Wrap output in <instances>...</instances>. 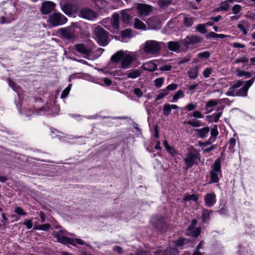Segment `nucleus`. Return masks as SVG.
<instances>
[{"label": "nucleus", "mask_w": 255, "mask_h": 255, "mask_svg": "<svg viewBox=\"0 0 255 255\" xmlns=\"http://www.w3.org/2000/svg\"><path fill=\"white\" fill-rule=\"evenodd\" d=\"M94 34L99 44L105 46L109 43L108 32L100 26H97L94 29Z\"/></svg>", "instance_id": "f257e3e1"}, {"label": "nucleus", "mask_w": 255, "mask_h": 255, "mask_svg": "<svg viewBox=\"0 0 255 255\" xmlns=\"http://www.w3.org/2000/svg\"><path fill=\"white\" fill-rule=\"evenodd\" d=\"M210 171L211 182L217 183L219 181V177L221 176V160L217 159L211 166Z\"/></svg>", "instance_id": "f03ea898"}, {"label": "nucleus", "mask_w": 255, "mask_h": 255, "mask_svg": "<svg viewBox=\"0 0 255 255\" xmlns=\"http://www.w3.org/2000/svg\"><path fill=\"white\" fill-rule=\"evenodd\" d=\"M49 23L53 27L63 25L67 21V18L60 12H54L49 16Z\"/></svg>", "instance_id": "7ed1b4c3"}, {"label": "nucleus", "mask_w": 255, "mask_h": 255, "mask_svg": "<svg viewBox=\"0 0 255 255\" xmlns=\"http://www.w3.org/2000/svg\"><path fill=\"white\" fill-rule=\"evenodd\" d=\"M200 155L196 151L189 152L185 155L184 161L187 166L186 169L192 167L197 163V160L200 158Z\"/></svg>", "instance_id": "20e7f679"}, {"label": "nucleus", "mask_w": 255, "mask_h": 255, "mask_svg": "<svg viewBox=\"0 0 255 255\" xmlns=\"http://www.w3.org/2000/svg\"><path fill=\"white\" fill-rule=\"evenodd\" d=\"M160 43L157 41L155 40H148L145 43L144 50L146 53H157L160 51Z\"/></svg>", "instance_id": "39448f33"}, {"label": "nucleus", "mask_w": 255, "mask_h": 255, "mask_svg": "<svg viewBox=\"0 0 255 255\" xmlns=\"http://www.w3.org/2000/svg\"><path fill=\"white\" fill-rule=\"evenodd\" d=\"M254 79L253 78L252 79L246 81L245 85L241 88L238 89L236 92L233 91L232 93H230V96H247L248 90L253 84Z\"/></svg>", "instance_id": "423d86ee"}, {"label": "nucleus", "mask_w": 255, "mask_h": 255, "mask_svg": "<svg viewBox=\"0 0 255 255\" xmlns=\"http://www.w3.org/2000/svg\"><path fill=\"white\" fill-rule=\"evenodd\" d=\"M109 26H105L106 28L113 33H117L119 29V15L115 13L111 19Z\"/></svg>", "instance_id": "0eeeda50"}, {"label": "nucleus", "mask_w": 255, "mask_h": 255, "mask_svg": "<svg viewBox=\"0 0 255 255\" xmlns=\"http://www.w3.org/2000/svg\"><path fill=\"white\" fill-rule=\"evenodd\" d=\"M79 15L83 18L90 20H92L97 17L96 12L88 7L82 8L80 11Z\"/></svg>", "instance_id": "6e6552de"}, {"label": "nucleus", "mask_w": 255, "mask_h": 255, "mask_svg": "<svg viewBox=\"0 0 255 255\" xmlns=\"http://www.w3.org/2000/svg\"><path fill=\"white\" fill-rule=\"evenodd\" d=\"M55 7V4L50 1H46L42 3L40 11L43 14H48L53 11Z\"/></svg>", "instance_id": "1a4fd4ad"}, {"label": "nucleus", "mask_w": 255, "mask_h": 255, "mask_svg": "<svg viewBox=\"0 0 255 255\" xmlns=\"http://www.w3.org/2000/svg\"><path fill=\"white\" fill-rule=\"evenodd\" d=\"M151 222L155 228L159 231H163L165 228L164 219L161 216H156L151 219Z\"/></svg>", "instance_id": "9d476101"}, {"label": "nucleus", "mask_w": 255, "mask_h": 255, "mask_svg": "<svg viewBox=\"0 0 255 255\" xmlns=\"http://www.w3.org/2000/svg\"><path fill=\"white\" fill-rule=\"evenodd\" d=\"M202 38L195 35L187 36L183 41V44L188 47L192 44H196L202 41Z\"/></svg>", "instance_id": "9b49d317"}, {"label": "nucleus", "mask_w": 255, "mask_h": 255, "mask_svg": "<svg viewBox=\"0 0 255 255\" xmlns=\"http://www.w3.org/2000/svg\"><path fill=\"white\" fill-rule=\"evenodd\" d=\"M75 48L78 52L86 56H89L91 52V49L88 48L86 45L82 43L76 44L75 45Z\"/></svg>", "instance_id": "f8f14e48"}, {"label": "nucleus", "mask_w": 255, "mask_h": 255, "mask_svg": "<svg viewBox=\"0 0 255 255\" xmlns=\"http://www.w3.org/2000/svg\"><path fill=\"white\" fill-rule=\"evenodd\" d=\"M205 204L208 207L213 206L216 202V195L215 193H207L204 198Z\"/></svg>", "instance_id": "ddd939ff"}, {"label": "nucleus", "mask_w": 255, "mask_h": 255, "mask_svg": "<svg viewBox=\"0 0 255 255\" xmlns=\"http://www.w3.org/2000/svg\"><path fill=\"white\" fill-rule=\"evenodd\" d=\"M137 9L141 15H146L151 11L152 7L149 5L140 3L137 6Z\"/></svg>", "instance_id": "4468645a"}, {"label": "nucleus", "mask_w": 255, "mask_h": 255, "mask_svg": "<svg viewBox=\"0 0 255 255\" xmlns=\"http://www.w3.org/2000/svg\"><path fill=\"white\" fill-rule=\"evenodd\" d=\"M133 60V58L131 56L129 55H124L122 59L121 67L124 69L128 68Z\"/></svg>", "instance_id": "2eb2a0df"}, {"label": "nucleus", "mask_w": 255, "mask_h": 255, "mask_svg": "<svg viewBox=\"0 0 255 255\" xmlns=\"http://www.w3.org/2000/svg\"><path fill=\"white\" fill-rule=\"evenodd\" d=\"M65 231H59L58 233L54 234V237L56 238L58 242L62 244H67L69 238L64 236Z\"/></svg>", "instance_id": "dca6fc26"}, {"label": "nucleus", "mask_w": 255, "mask_h": 255, "mask_svg": "<svg viewBox=\"0 0 255 255\" xmlns=\"http://www.w3.org/2000/svg\"><path fill=\"white\" fill-rule=\"evenodd\" d=\"M250 24L248 21L243 20L241 21L237 25L239 28L245 35L248 34V29L249 28Z\"/></svg>", "instance_id": "f3484780"}, {"label": "nucleus", "mask_w": 255, "mask_h": 255, "mask_svg": "<svg viewBox=\"0 0 255 255\" xmlns=\"http://www.w3.org/2000/svg\"><path fill=\"white\" fill-rule=\"evenodd\" d=\"M61 31L62 36L67 40L72 41L75 38V34L72 31L66 29H62Z\"/></svg>", "instance_id": "a211bd4d"}, {"label": "nucleus", "mask_w": 255, "mask_h": 255, "mask_svg": "<svg viewBox=\"0 0 255 255\" xmlns=\"http://www.w3.org/2000/svg\"><path fill=\"white\" fill-rule=\"evenodd\" d=\"M236 0H227L220 3V9L222 11H228L231 7L230 3H233Z\"/></svg>", "instance_id": "6ab92c4d"}, {"label": "nucleus", "mask_w": 255, "mask_h": 255, "mask_svg": "<svg viewBox=\"0 0 255 255\" xmlns=\"http://www.w3.org/2000/svg\"><path fill=\"white\" fill-rule=\"evenodd\" d=\"M202 221L204 223H208L210 219V215L212 211L206 209H202Z\"/></svg>", "instance_id": "aec40b11"}, {"label": "nucleus", "mask_w": 255, "mask_h": 255, "mask_svg": "<svg viewBox=\"0 0 255 255\" xmlns=\"http://www.w3.org/2000/svg\"><path fill=\"white\" fill-rule=\"evenodd\" d=\"M67 244L72 245L74 246H76L77 244L80 245H88L85 243L82 240L77 238H69L68 239Z\"/></svg>", "instance_id": "412c9836"}, {"label": "nucleus", "mask_w": 255, "mask_h": 255, "mask_svg": "<svg viewBox=\"0 0 255 255\" xmlns=\"http://www.w3.org/2000/svg\"><path fill=\"white\" fill-rule=\"evenodd\" d=\"M124 55V52L122 51H119L111 57V60L114 63H118L122 60Z\"/></svg>", "instance_id": "4be33fe9"}, {"label": "nucleus", "mask_w": 255, "mask_h": 255, "mask_svg": "<svg viewBox=\"0 0 255 255\" xmlns=\"http://www.w3.org/2000/svg\"><path fill=\"white\" fill-rule=\"evenodd\" d=\"M244 82L240 81L235 83L229 90V91L226 93V95L230 96V93H232V92H236L239 88L241 87L244 84Z\"/></svg>", "instance_id": "5701e85b"}, {"label": "nucleus", "mask_w": 255, "mask_h": 255, "mask_svg": "<svg viewBox=\"0 0 255 255\" xmlns=\"http://www.w3.org/2000/svg\"><path fill=\"white\" fill-rule=\"evenodd\" d=\"M218 105V102L216 100L211 99L209 100L205 106L206 110H207V113H210L212 111V109L208 110L210 108H213L216 106Z\"/></svg>", "instance_id": "b1692460"}, {"label": "nucleus", "mask_w": 255, "mask_h": 255, "mask_svg": "<svg viewBox=\"0 0 255 255\" xmlns=\"http://www.w3.org/2000/svg\"><path fill=\"white\" fill-rule=\"evenodd\" d=\"M199 67L195 66L188 71V76L190 79H195L198 75Z\"/></svg>", "instance_id": "393cba45"}, {"label": "nucleus", "mask_w": 255, "mask_h": 255, "mask_svg": "<svg viewBox=\"0 0 255 255\" xmlns=\"http://www.w3.org/2000/svg\"><path fill=\"white\" fill-rule=\"evenodd\" d=\"M122 14V21L126 25L128 24L131 19V16L126 12L123 11L121 13Z\"/></svg>", "instance_id": "a878e982"}, {"label": "nucleus", "mask_w": 255, "mask_h": 255, "mask_svg": "<svg viewBox=\"0 0 255 255\" xmlns=\"http://www.w3.org/2000/svg\"><path fill=\"white\" fill-rule=\"evenodd\" d=\"M196 131H197L200 137L204 138L209 133L210 128L208 127H205L202 128L196 129Z\"/></svg>", "instance_id": "bb28decb"}, {"label": "nucleus", "mask_w": 255, "mask_h": 255, "mask_svg": "<svg viewBox=\"0 0 255 255\" xmlns=\"http://www.w3.org/2000/svg\"><path fill=\"white\" fill-rule=\"evenodd\" d=\"M134 26L135 28L142 30L146 29V25L138 18H134Z\"/></svg>", "instance_id": "cd10ccee"}, {"label": "nucleus", "mask_w": 255, "mask_h": 255, "mask_svg": "<svg viewBox=\"0 0 255 255\" xmlns=\"http://www.w3.org/2000/svg\"><path fill=\"white\" fill-rule=\"evenodd\" d=\"M168 48L171 51H176L180 49V45L178 42L169 41Z\"/></svg>", "instance_id": "c85d7f7f"}, {"label": "nucleus", "mask_w": 255, "mask_h": 255, "mask_svg": "<svg viewBox=\"0 0 255 255\" xmlns=\"http://www.w3.org/2000/svg\"><path fill=\"white\" fill-rule=\"evenodd\" d=\"M221 116V112H218L217 113H214L211 116L207 117V119L209 122H214L217 123Z\"/></svg>", "instance_id": "c756f323"}, {"label": "nucleus", "mask_w": 255, "mask_h": 255, "mask_svg": "<svg viewBox=\"0 0 255 255\" xmlns=\"http://www.w3.org/2000/svg\"><path fill=\"white\" fill-rule=\"evenodd\" d=\"M194 21V18L188 17L185 15H183V23L184 25L187 27H191Z\"/></svg>", "instance_id": "7c9ffc66"}, {"label": "nucleus", "mask_w": 255, "mask_h": 255, "mask_svg": "<svg viewBox=\"0 0 255 255\" xmlns=\"http://www.w3.org/2000/svg\"><path fill=\"white\" fill-rule=\"evenodd\" d=\"M126 74L127 75L128 78L134 79L139 77L141 73L139 70H134L129 71V72Z\"/></svg>", "instance_id": "2f4dec72"}, {"label": "nucleus", "mask_w": 255, "mask_h": 255, "mask_svg": "<svg viewBox=\"0 0 255 255\" xmlns=\"http://www.w3.org/2000/svg\"><path fill=\"white\" fill-rule=\"evenodd\" d=\"M147 23L151 28L154 29L156 28V23L159 24V21L156 18L153 17L148 18L147 20Z\"/></svg>", "instance_id": "473e14b6"}, {"label": "nucleus", "mask_w": 255, "mask_h": 255, "mask_svg": "<svg viewBox=\"0 0 255 255\" xmlns=\"http://www.w3.org/2000/svg\"><path fill=\"white\" fill-rule=\"evenodd\" d=\"M228 35L223 34H217L214 32H210L208 33L206 35V37L207 38L214 37L215 38H224L228 37Z\"/></svg>", "instance_id": "72a5a7b5"}, {"label": "nucleus", "mask_w": 255, "mask_h": 255, "mask_svg": "<svg viewBox=\"0 0 255 255\" xmlns=\"http://www.w3.org/2000/svg\"><path fill=\"white\" fill-rule=\"evenodd\" d=\"M146 65L148 67H143V69L146 71L152 72L157 69V65L152 62H148L146 64Z\"/></svg>", "instance_id": "f704fd0d"}, {"label": "nucleus", "mask_w": 255, "mask_h": 255, "mask_svg": "<svg viewBox=\"0 0 255 255\" xmlns=\"http://www.w3.org/2000/svg\"><path fill=\"white\" fill-rule=\"evenodd\" d=\"M172 2V0H158L157 3L161 8H165Z\"/></svg>", "instance_id": "c9c22d12"}, {"label": "nucleus", "mask_w": 255, "mask_h": 255, "mask_svg": "<svg viewBox=\"0 0 255 255\" xmlns=\"http://www.w3.org/2000/svg\"><path fill=\"white\" fill-rule=\"evenodd\" d=\"M171 105L165 104L163 106V113L165 116H168L171 111Z\"/></svg>", "instance_id": "e433bc0d"}, {"label": "nucleus", "mask_w": 255, "mask_h": 255, "mask_svg": "<svg viewBox=\"0 0 255 255\" xmlns=\"http://www.w3.org/2000/svg\"><path fill=\"white\" fill-rule=\"evenodd\" d=\"M184 96V92L181 90H178L173 97V101L175 102L180 98H183Z\"/></svg>", "instance_id": "4c0bfd02"}, {"label": "nucleus", "mask_w": 255, "mask_h": 255, "mask_svg": "<svg viewBox=\"0 0 255 255\" xmlns=\"http://www.w3.org/2000/svg\"><path fill=\"white\" fill-rule=\"evenodd\" d=\"M196 30L202 34H205L207 32L205 25L203 24H198L196 27Z\"/></svg>", "instance_id": "58836bf2"}, {"label": "nucleus", "mask_w": 255, "mask_h": 255, "mask_svg": "<svg viewBox=\"0 0 255 255\" xmlns=\"http://www.w3.org/2000/svg\"><path fill=\"white\" fill-rule=\"evenodd\" d=\"M70 1L69 0H60L59 4L63 11L66 13L65 9L70 5Z\"/></svg>", "instance_id": "ea45409f"}, {"label": "nucleus", "mask_w": 255, "mask_h": 255, "mask_svg": "<svg viewBox=\"0 0 255 255\" xmlns=\"http://www.w3.org/2000/svg\"><path fill=\"white\" fill-rule=\"evenodd\" d=\"M186 123L193 127H199L201 126V122L200 121L196 120L194 121H188Z\"/></svg>", "instance_id": "a19ab883"}, {"label": "nucleus", "mask_w": 255, "mask_h": 255, "mask_svg": "<svg viewBox=\"0 0 255 255\" xmlns=\"http://www.w3.org/2000/svg\"><path fill=\"white\" fill-rule=\"evenodd\" d=\"M198 197L195 194L188 195L186 196L183 198V200L185 201H190V200L197 201L198 200Z\"/></svg>", "instance_id": "79ce46f5"}, {"label": "nucleus", "mask_w": 255, "mask_h": 255, "mask_svg": "<svg viewBox=\"0 0 255 255\" xmlns=\"http://www.w3.org/2000/svg\"><path fill=\"white\" fill-rule=\"evenodd\" d=\"M192 116L195 118H204L203 114L200 111H194L192 114H189L188 115V117H191Z\"/></svg>", "instance_id": "37998d69"}, {"label": "nucleus", "mask_w": 255, "mask_h": 255, "mask_svg": "<svg viewBox=\"0 0 255 255\" xmlns=\"http://www.w3.org/2000/svg\"><path fill=\"white\" fill-rule=\"evenodd\" d=\"M164 78L163 77L156 79L154 81L155 86L157 88L161 87L164 83Z\"/></svg>", "instance_id": "c03bdc74"}, {"label": "nucleus", "mask_w": 255, "mask_h": 255, "mask_svg": "<svg viewBox=\"0 0 255 255\" xmlns=\"http://www.w3.org/2000/svg\"><path fill=\"white\" fill-rule=\"evenodd\" d=\"M217 125H215L211 130V138H215L218 134Z\"/></svg>", "instance_id": "a18cd8bd"}, {"label": "nucleus", "mask_w": 255, "mask_h": 255, "mask_svg": "<svg viewBox=\"0 0 255 255\" xmlns=\"http://www.w3.org/2000/svg\"><path fill=\"white\" fill-rule=\"evenodd\" d=\"M168 93L167 91V90L163 89L161 90V92L159 93V94L157 96L155 101L159 100L160 99H162L164 97L167 96L168 95Z\"/></svg>", "instance_id": "49530a36"}, {"label": "nucleus", "mask_w": 255, "mask_h": 255, "mask_svg": "<svg viewBox=\"0 0 255 255\" xmlns=\"http://www.w3.org/2000/svg\"><path fill=\"white\" fill-rule=\"evenodd\" d=\"M131 31L129 29H126L121 32V35L123 38L130 37Z\"/></svg>", "instance_id": "de8ad7c7"}, {"label": "nucleus", "mask_w": 255, "mask_h": 255, "mask_svg": "<svg viewBox=\"0 0 255 255\" xmlns=\"http://www.w3.org/2000/svg\"><path fill=\"white\" fill-rule=\"evenodd\" d=\"M50 228V225L48 224H45L43 225H40L34 227V229L35 230H40L43 231H47Z\"/></svg>", "instance_id": "09e8293b"}, {"label": "nucleus", "mask_w": 255, "mask_h": 255, "mask_svg": "<svg viewBox=\"0 0 255 255\" xmlns=\"http://www.w3.org/2000/svg\"><path fill=\"white\" fill-rule=\"evenodd\" d=\"M233 13L235 14H238L242 10V6L239 4H235L232 7Z\"/></svg>", "instance_id": "8fccbe9b"}, {"label": "nucleus", "mask_w": 255, "mask_h": 255, "mask_svg": "<svg viewBox=\"0 0 255 255\" xmlns=\"http://www.w3.org/2000/svg\"><path fill=\"white\" fill-rule=\"evenodd\" d=\"M71 84L69 85V86L66 87L62 92V93L61 95V98L62 99L65 98L67 97L69 93V91L71 89Z\"/></svg>", "instance_id": "3c124183"}, {"label": "nucleus", "mask_w": 255, "mask_h": 255, "mask_svg": "<svg viewBox=\"0 0 255 255\" xmlns=\"http://www.w3.org/2000/svg\"><path fill=\"white\" fill-rule=\"evenodd\" d=\"M188 232H189L188 234H191V236H193V237H197L200 234V230L198 228H197L196 229H194V228H193V230L188 231Z\"/></svg>", "instance_id": "603ef678"}, {"label": "nucleus", "mask_w": 255, "mask_h": 255, "mask_svg": "<svg viewBox=\"0 0 255 255\" xmlns=\"http://www.w3.org/2000/svg\"><path fill=\"white\" fill-rule=\"evenodd\" d=\"M238 76L239 77L245 76L248 78L251 77V74L249 72H246L243 70H240L238 72Z\"/></svg>", "instance_id": "864d4df0"}, {"label": "nucleus", "mask_w": 255, "mask_h": 255, "mask_svg": "<svg viewBox=\"0 0 255 255\" xmlns=\"http://www.w3.org/2000/svg\"><path fill=\"white\" fill-rule=\"evenodd\" d=\"M210 56V53L208 51L200 52L198 54V57L200 58H208Z\"/></svg>", "instance_id": "5fc2aeb1"}, {"label": "nucleus", "mask_w": 255, "mask_h": 255, "mask_svg": "<svg viewBox=\"0 0 255 255\" xmlns=\"http://www.w3.org/2000/svg\"><path fill=\"white\" fill-rule=\"evenodd\" d=\"M14 212L16 213L17 214H19L20 215H23L25 216L26 215L27 213L24 212L23 210V209L19 207H16L14 210Z\"/></svg>", "instance_id": "6e6d98bb"}, {"label": "nucleus", "mask_w": 255, "mask_h": 255, "mask_svg": "<svg viewBox=\"0 0 255 255\" xmlns=\"http://www.w3.org/2000/svg\"><path fill=\"white\" fill-rule=\"evenodd\" d=\"M184 242H185V239L182 238H180L178 239L177 240H176V241H175L174 244L176 246L179 247V246H182L184 244Z\"/></svg>", "instance_id": "4d7b16f0"}, {"label": "nucleus", "mask_w": 255, "mask_h": 255, "mask_svg": "<svg viewBox=\"0 0 255 255\" xmlns=\"http://www.w3.org/2000/svg\"><path fill=\"white\" fill-rule=\"evenodd\" d=\"M211 72H212L211 68H207L203 71V75L204 77L208 78V77H209L210 74H211Z\"/></svg>", "instance_id": "13d9d810"}, {"label": "nucleus", "mask_w": 255, "mask_h": 255, "mask_svg": "<svg viewBox=\"0 0 255 255\" xmlns=\"http://www.w3.org/2000/svg\"><path fill=\"white\" fill-rule=\"evenodd\" d=\"M236 143V140L234 137L231 138L229 140V148L230 149H233Z\"/></svg>", "instance_id": "bf43d9fd"}, {"label": "nucleus", "mask_w": 255, "mask_h": 255, "mask_svg": "<svg viewBox=\"0 0 255 255\" xmlns=\"http://www.w3.org/2000/svg\"><path fill=\"white\" fill-rule=\"evenodd\" d=\"M22 224L25 225L28 229H30L32 227V220H26Z\"/></svg>", "instance_id": "052dcab7"}, {"label": "nucleus", "mask_w": 255, "mask_h": 255, "mask_svg": "<svg viewBox=\"0 0 255 255\" xmlns=\"http://www.w3.org/2000/svg\"><path fill=\"white\" fill-rule=\"evenodd\" d=\"M177 87H178V86L177 84L172 83V84H170L168 86H167V87L166 88V89H165L167 90V91L168 92V91H172V90H176L177 89Z\"/></svg>", "instance_id": "680f3d73"}, {"label": "nucleus", "mask_w": 255, "mask_h": 255, "mask_svg": "<svg viewBox=\"0 0 255 255\" xmlns=\"http://www.w3.org/2000/svg\"><path fill=\"white\" fill-rule=\"evenodd\" d=\"M22 114L28 117L33 115L34 114V112L32 109H30L29 108H25L24 112H23Z\"/></svg>", "instance_id": "e2e57ef3"}, {"label": "nucleus", "mask_w": 255, "mask_h": 255, "mask_svg": "<svg viewBox=\"0 0 255 255\" xmlns=\"http://www.w3.org/2000/svg\"><path fill=\"white\" fill-rule=\"evenodd\" d=\"M166 150L172 155H175L177 153V150L173 147L170 146L169 147H168Z\"/></svg>", "instance_id": "0e129e2a"}, {"label": "nucleus", "mask_w": 255, "mask_h": 255, "mask_svg": "<svg viewBox=\"0 0 255 255\" xmlns=\"http://www.w3.org/2000/svg\"><path fill=\"white\" fill-rule=\"evenodd\" d=\"M133 92L134 94L138 97H141L143 95V93L139 88H135L134 89Z\"/></svg>", "instance_id": "69168bd1"}, {"label": "nucleus", "mask_w": 255, "mask_h": 255, "mask_svg": "<svg viewBox=\"0 0 255 255\" xmlns=\"http://www.w3.org/2000/svg\"><path fill=\"white\" fill-rule=\"evenodd\" d=\"M172 68V66L170 65H166L159 68V70L162 71H170Z\"/></svg>", "instance_id": "338daca9"}, {"label": "nucleus", "mask_w": 255, "mask_h": 255, "mask_svg": "<svg viewBox=\"0 0 255 255\" xmlns=\"http://www.w3.org/2000/svg\"><path fill=\"white\" fill-rule=\"evenodd\" d=\"M248 62V59L246 57H243L241 58L237 59L235 61V63H247Z\"/></svg>", "instance_id": "774afa93"}]
</instances>
